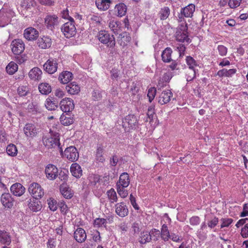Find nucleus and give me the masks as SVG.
I'll return each mask as SVG.
<instances>
[{"mask_svg": "<svg viewBox=\"0 0 248 248\" xmlns=\"http://www.w3.org/2000/svg\"><path fill=\"white\" fill-rule=\"evenodd\" d=\"M122 126L125 132L136 129L139 126L137 117L134 114H128L126 116L123 120Z\"/></svg>", "mask_w": 248, "mask_h": 248, "instance_id": "obj_1", "label": "nucleus"}, {"mask_svg": "<svg viewBox=\"0 0 248 248\" xmlns=\"http://www.w3.org/2000/svg\"><path fill=\"white\" fill-rule=\"evenodd\" d=\"M97 38L101 43L106 45L110 48H113L115 46V37L113 35H110L106 31L103 30L99 31L97 34Z\"/></svg>", "mask_w": 248, "mask_h": 248, "instance_id": "obj_2", "label": "nucleus"}, {"mask_svg": "<svg viewBox=\"0 0 248 248\" xmlns=\"http://www.w3.org/2000/svg\"><path fill=\"white\" fill-rule=\"evenodd\" d=\"M58 134L55 135L53 137H44L43 138V142L44 145L48 148H57L59 150L61 155H63L62 146L61 145Z\"/></svg>", "mask_w": 248, "mask_h": 248, "instance_id": "obj_3", "label": "nucleus"}, {"mask_svg": "<svg viewBox=\"0 0 248 248\" xmlns=\"http://www.w3.org/2000/svg\"><path fill=\"white\" fill-rule=\"evenodd\" d=\"M188 27L187 24L186 23L180 24L177 28L175 34V37L179 42L187 43L190 42V39L188 38L187 32Z\"/></svg>", "mask_w": 248, "mask_h": 248, "instance_id": "obj_4", "label": "nucleus"}, {"mask_svg": "<svg viewBox=\"0 0 248 248\" xmlns=\"http://www.w3.org/2000/svg\"><path fill=\"white\" fill-rule=\"evenodd\" d=\"M61 30L66 38H69L74 36L76 33V28L74 19L71 18V21L64 23L62 26Z\"/></svg>", "mask_w": 248, "mask_h": 248, "instance_id": "obj_5", "label": "nucleus"}, {"mask_svg": "<svg viewBox=\"0 0 248 248\" xmlns=\"http://www.w3.org/2000/svg\"><path fill=\"white\" fill-rule=\"evenodd\" d=\"M30 194L34 199H40L44 195V189L37 183L31 184L28 188Z\"/></svg>", "mask_w": 248, "mask_h": 248, "instance_id": "obj_6", "label": "nucleus"}, {"mask_svg": "<svg viewBox=\"0 0 248 248\" xmlns=\"http://www.w3.org/2000/svg\"><path fill=\"white\" fill-rule=\"evenodd\" d=\"M61 109L64 113H69L71 112L75 108V104L73 100L70 98L66 97L62 99L59 104Z\"/></svg>", "mask_w": 248, "mask_h": 248, "instance_id": "obj_7", "label": "nucleus"}, {"mask_svg": "<svg viewBox=\"0 0 248 248\" xmlns=\"http://www.w3.org/2000/svg\"><path fill=\"white\" fill-rule=\"evenodd\" d=\"M64 155L69 161L74 162L77 161L78 158V153L76 148L73 146H71L65 149L64 154L62 155Z\"/></svg>", "mask_w": 248, "mask_h": 248, "instance_id": "obj_8", "label": "nucleus"}, {"mask_svg": "<svg viewBox=\"0 0 248 248\" xmlns=\"http://www.w3.org/2000/svg\"><path fill=\"white\" fill-rule=\"evenodd\" d=\"M44 70L49 74L55 73L58 69V62L56 59L50 58L44 64Z\"/></svg>", "mask_w": 248, "mask_h": 248, "instance_id": "obj_9", "label": "nucleus"}, {"mask_svg": "<svg viewBox=\"0 0 248 248\" xmlns=\"http://www.w3.org/2000/svg\"><path fill=\"white\" fill-rule=\"evenodd\" d=\"M12 51L16 55L20 54L25 49L23 41L19 39L14 40L11 44Z\"/></svg>", "mask_w": 248, "mask_h": 248, "instance_id": "obj_10", "label": "nucleus"}, {"mask_svg": "<svg viewBox=\"0 0 248 248\" xmlns=\"http://www.w3.org/2000/svg\"><path fill=\"white\" fill-rule=\"evenodd\" d=\"M115 212L120 217H124L128 216L129 211L127 206L124 202H121L115 205Z\"/></svg>", "mask_w": 248, "mask_h": 248, "instance_id": "obj_11", "label": "nucleus"}, {"mask_svg": "<svg viewBox=\"0 0 248 248\" xmlns=\"http://www.w3.org/2000/svg\"><path fill=\"white\" fill-rule=\"evenodd\" d=\"M58 24V17L57 16L47 15L45 18V24L46 28L53 31L55 27Z\"/></svg>", "mask_w": 248, "mask_h": 248, "instance_id": "obj_12", "label": "nucleus"}, {"mask_svg": "<svg viewBox=\"0 0 248 248\" xmlns=\"http://www.w3.org/2000/svg\"><path fill=\"white\" fill-rule=\"evenodd\" d=\"M45 173L48 179L53 180L58 176V170L54 165L48 164L46 168Z\"/></svg>", "mask_w": 248, "mask_h": 248, "instance_id": "obj_13", "label": "nucleus"}, {"mask_svg": "<svg viewBox=\"0 0 248 248\" xmlns=\"http://www.w3.org/2000/svg\"><path fill=\"white\" fill-rule=\"evenodd\" d=\"M25 135L28 138L32 139L35 137L38 131L35 126L32 124H27L23 128Z\"/></svg>", "mask_w": 248, "mask_h": 248, "instance_id": "obj_14", "label": "nucleus"}, {"mask_svg": "<svg viewBox=\"0 0 248 248\" xmlns=\"http://www.w3.org/2000/svg\"><path fill=\"white\" fill-rule=\"evenodd\" d=\"M24 37L28 41H34L39 36L38 31L32 27H29L25 30Z\"/></svg>", "mask_w": 248, "mask_h": 248, "instance_id": "obj_15", "label": "nucleus"}, {"mask_svg": "<svg viewBox=\"0 0 248 248\" xmlns=\"http://www.w3.org/2000/svg\"><path fill=\"white\" fill-rule=\"evenodd\" d=\"M0 201L2 204L5 208H11L14 205V200L9 193L2 194L1 196Z\"/></svg>", "mask_w": 248, "mask_h": 248, "instance_id": "obj_16", "label": "nucleus"}, {"mask_svg": "<svg viewBox=\"0 0 248 248\" xmlns=\"http://www.w3.org/2000/svg\"><path fill=\"white\" fill-rule=\"evenodd\" d=\"M52 44L51 38L47 36H43L38 39L37 44V46L42 49H46L49 48Z\"/></svg>", "mask_w": 248, "mask_h": 248, "instance_id": "obj_17", "label": "nucleus"}, {"mask_svg": "<svg viewBox=\"0 0 248 248\" xmlns=\"http://www.w3.org/2000/svg\"><path fill=\"white\" fill-rule=\"evenodd\" d=\"M130 184V178L127 172L122 173L119 177V181L116 183V186L127 187Z\"/></svg>", "mask_w": 248, "mask_h": 248, "instance_id": "obj_18", "label": "nucleus"}, {"mask_svg": "<svg viewBox=\"0 0 248 248\" xmlns=\"http://www.w3.org/2000/svg\"><path fill=\"white\" fill-rule=\"evenodd\" d=\"M172 96V93L170 90L163 91L159 96L158 103L161 105L167 104L170 102Z\"/></svg>", "mask_w": 248, "mask_h": 248, "instance_id": "obj_19", "label": "nucleus"}, {"mask_svg": "<svg viewBox=\"0 0 248 248\" xmlns=\"http://www.w3.org/2000/svg\"><path fill=\"white\" fill-rule=\"evenodd\" d=\"M131 37L129 33L124 31L119 34L117 41L120 46L124 47L127 45V43L131 41Z\"/></svg>", "mask_w": 248, "mask_h": 248, "instance_id": "obj_20", "label": "nucleus"}, {"mask_svg": "<svg viewBox=\"0 0 248 248\" xmlns=\"http://www.w3.org/2000/svg\"><path fill=\"white\" fill-rule=\"evenodd\" d=\"M74 237L78 242L82 243L85 241L87 235L83 229L78 228L74 232Z\"/></svg>", "mask_w": 248, "mask_h": 248, "instance_id": "obj_21", "label": "nucleus"}, {"mask_svg": "<svg viewBox=\"0 0 248 248\" xmlns=\"http://www.w3.org/2000/svg\"><path fill=\"white\" fill-rule=\"evenodd\" d=\"M74 115L69 113H63L60 118L61 124L65 126H68L74 122Z\"/></svg>", "mask_w": 248, "mask_h": 248, "instance_id": "obj_22", "label": "nucleus"}, {"mask_svg": "<svg viewBox=\"0 0 248 248\" xmlns=\"http://www.w3.org/2000/svg\"><path fill=\"white\" fill-rule=\"evenodd\" d=\"M11 192L16 196H21L25 191V188L20 183L13 184L10 188Z\"/></svg>", "mask_w": 248, "mask_h": 248, "instance_id": "obj_23", "label": "nucleus"}, {"mask_svg": "<svg viewBox=\"0 0 248 248\" xmlns=\"http://www.w3.org/2000/svg\"><path fill=\"white\" fill-rule=\"evenodd\" d=\"M38 199L33 198L32 200H30V202H29V208L33 212L39 211L42 208L41 202Z\"/></svg>", "mask_w": 248, "mask_h": 248, "instance_id": "obj_24", "label": "nucleus"}, {"mask_svg": "<svg viewBox=\"0 0 248 248\" xmlns=\"http://www.w3.org/2000/svg\"><path fill=\"white\" fill-rule=\"evenodd\" d=\"M65 89L69 94L72 95L77 94L80 91L79 86L75 82H71L67 85Z\"/></svg>", "mask_w": 248, "mask_h": 248, "instance_id": "obj_25", "label": "nucleus"}, {"mask_svg": "<svg viewBox=\"0 0 248 248\" xmlns=\"http://www.w3.org/2000/svg\"><path fill=\"white\" fill-rule=\"evenodd\" d=\"M138 240L140 244H145L151 241L152 235L150 232L143 231L140 233Z\"/></svg>", "mask_w": 248, "mask_h": 248, "instance_id": "obj_26", "label": "nucleus"}, {"mask_svg": "<svg viewBox=\"0 0 248 248\" xmlns=\"http://www.w3.org/2000/svg\"><path fill=\"white\" fill-rule=\"evenodd\" d=\"M73 78V74L71 72L67 71H65L62 72L59 77V80L61 83L62 84H67L72 80Z\"/></svg>", "mask_w": 248, "mask_h": 248, "instance_id": "obj_27", "label": "nucleus"}, {"mask_svg": "<svg viewBox=\"0 0 248 248\" xmlns=\"http://www.w3.org/2000/svg\"><path fill=\"white\" fill-rule=\"evenodd\" d=\"M42 72L38 67H34L29 73L30 78L34 80H38L41 79Z\"/></svg>", "mask_w": 248, "mask_h": 248, "instance_id": "obj_28", "label": "nucleus"}, {"mask_svg": "<svg viewBox=\"0 0 248 248\" xmlns=\"http://www.w3.org/2000/svg\"><path fill=\"white\" fill-rule=\"evenodd\" d=\"M195 10V5L193 4H190L184 8H182L181 11V13L186 17H191Z\"/></svg>", "mask_w": 248, "mask_h": 248, "instance_id": "obj_29", "label": "nucleus"}, {"mask_svg": "<svg viewBox=\"0 0 248 248\" xmlns=\"http://www.w3.org/2000/svg\"><path fill=\"white\" fill-rule=\"evenodd\" d=\"M70 171L72 175L76 178H80L82 174V170L81 167L76 163L72 164L70 167Z\"/></svg>", "mask_w": 248, "mask_h": 248, "instance_id": "obj_30", "label": "nucleus"}, {"mask_svg": "<svg viewBox=\"0 0 248 248\" xmlns=\"http://www.w3.org/2000/svg\"><path fill=\"white\" fill-rule=\"evenodd\" d=\"M60 190L62 194L65 198L69 199L73 197V193L72 192L71 190L65 184L62 183L60 186Z\"/></svg>", "mask_w": 248, "mask_h": 248, "instance_id": "obj_31", "label": "nucleus"}, {"mask_svg": "<svg viewBox=\"0 0 248 248\" xmlns=\"http://www.w3.org/2000/svg\"><path fill=\"white\" fill-rule=\"evenodd\" d=\"M110 3V0H96L95 1L97 7L104 11L107 10L109 8Z\"/></svg>", "mask_w": 248, "mask_h": 248, "instance_id": "obj_32", "label": "nucleus"}, {"mask_svg": "<svg viewBox=\"0 0 248 248\" xmlns=\"http://www.w3.org/2000/svg\"><path fill=\"white\" fill-rule=\"evenodd\" d=\"M45 105L48 110H55L59 107L58 102L50 98H47L46 99Z\"/></svg>", "mask_w": 248, "mask_h": 248, "instance_id": "obj_33", "label": "nucleus"}, {"mask_svg": "<svg viewBox=\"0 0 248 248\" xmlns=\"http://www.w3.org/2000/svg\"><path fill=\"white\" fill-rule=\"evenodd\" d=\"M236 72V69H231L228 70L224 68L219 70L217 73V75L219 77H231L233 75L235 74Z\"/></svg>", "mask_w": 248, "mask_h": 248, "instance_id": "obj_34", "label": "nucleus"}, {"mask_svg": "<svg viewBox=\"0 0 248 248\" xmlns=\"http://www.w3.org/2000/svg\"><path fill=\"white\" fill-rule=\"evenodd\" d=\"M0 242L2 244L7 245L10 244L11 242V237L8 232L0 231Z\"/></svg>", "mask_w": 248, "mask_h": 248, "instance_id": "obj_35", "label": "nucleus"}, {"mask_svg": "<svg viewBox=\"0 0 248 248\" xmlns=\"http://www.w3.org/2000/svg\"><path fill=\"white\" fill-rule=\"evenodd\" d=\"M170 14V9L168 7L165 6L160 9L158 16L161 20H166Z\"/></svg>", "mask_w": 248, "mask_h": 248, "instance_id": "obj_36", "label": "nucleus"}, {"mask_svg": "<svg viewBox=\"0 0 248 248\" xmlns=\"http://www.w3.org/2000/svg\"><path fill=\"white\" fill-rule=\"evenodd\" d=\"M172 77V73L171 72H167L164 73L163 77L158 81L159 85L160 87H163L166 85L164 84V83L169 82Z\"/></svg>", "mask_w": 248, "mask_h": 248, "instance_id": "obj_37", "label": "nucleus"}, {"mask_svg": "<svg viewBox=\"0 0 248 248\" xmlns=\"http://www.w3.org/2000/svg\"><path fill=\"white\" fill-rule=\"evenodd\" d=\"M39 92L43 94H48L51 92V86L47 83H42L38 86Z\"/></svg>", "mask_w": 248, "mask_h": 248, "instance_id": "obj_38", "label": "nucleus"}, {"mask_svg": "<svg viewBox=\"0 0 248 248\" xmlns=\"http://www.w3.org/2000/svg\"><path fill=\"white\" fill-rule=\"evenodd\" d=\"M171 49L170 47H167L165 50H164L161 55L162 61L165 62H171Z\"/></svg>", "mask_w": 248, "mask_h": 248, "instance_id": "obj_39", "label": "nucleus"}, {"mask_svg": "<svg viewBox=\"0 0 248 248\" xmlns=\"http://www.w3.org/2000/svg\"><path fill=\"white\" fill-rule=\"evenodd\" d=\"M115 8L117 11V15L118 16L122 17L124 16L126 13V6L123 3H120L117 4L115 6Z\"/></svg>", "mask_w": 248, "mask_h": 248, "instance_id": "obj_40", "label": "nucleus"}, {"mask_svg": "<svg viewBox=\"0 0 248 248\" xmlns=\"http://www.w3.org/2000/svg\"><path fill=\"white\" fill-rule=\"evenodd\" d=\"M170 232L168 230V226L164 224L162 226L161 230V236L163 240L167 241L170 238Z\"/></svg>", "mask_w": 248, "mask_h": 248, "instance_id": "obj_41", "label": "nucleus"}, {"mask_svg": "<svg viewBox=\"0 0 248 248\" xmlns=\"http://www.w3.org/2000/svg\"><path fill=\"white\" fill-rule=\"evenodd\" d=\"M18 69L17 65L14 62H10L6 67L7 72L10 75L14 74Z\"/></svg>", "mask_w": 248, "mask_h": 248, "instance_id": "obj_42", "label": "nucleus"}, {"mask_svg": "<svg viewBox=\"0 0 248 248\" xmlns=\"http://www.w3.org/2000/svg\"><path fill=\"white\" fill-rule=\"evenodd\" d=\"M108 197L111 203L116 202L118 199L117 194L113 188H111L107 192Z\"/></svg>", "mask_w": 248, "mask_h": 248, "instance_id": "obj_43", "label": "nucleus"}, {"mask_svg": "<svg viewBox=\"0 0 248 248\" xmlns=\"http://www.w3.org/2000/svg\"><path fill=\"white\" fill-rule=\"evenodd\" d=\"M100 177L98 175H91L89 177V185L95 187L96 184L100 181Z\"/></svg>", "mask_w": 248, "mask_h": 248, "instance_id": "obj_44", "label": "nucleus"}, {"mask_svg": "<svg viewBox=\"0 0 248 248\" xmlns=\"http://www.w3.org/2000/svg\"><path fill=\"white\" fill-rule=\"evenodd\" d=\"M6 152L8 155L11 156H14L16 155L17 150L15 145L10 144L7 146Z\"/></svg>", "mask_w": 248, "mask_h": 248, "instance_id": "obj_45", "label": "nucleus"}, {"mask_svg": "<svg viewBox=\"0 0 248 248\" xmlns=\"http://www.w3.org/2000/svg\"><path fill=\"white\" fill-rule=\"evenodd\" d=\"M186 81L187 82L191 81L193 80V79L196 77V71L194 69H188L186 70Z\"/></svg>", "mask_w": 248, "mask_h": 248, "instance_id": "obj_46", "label": "nucleus"}, {"mask_svg": "<svg viewBox=\"0 0 248 248\" xmlns=\"http://www.w3.org/2000/svg\"><path fill=\"white\" fill-rule=\"evenodd\" d=\"M103 148L101 145L97 146L96 149V155L97 160L100 162H103L105 159L103 157Z\"/></svg>", "mask_w": 248, "mask_h": 248, "instance_id": "obj_47", "label": "nucleus"}, {"mask_svg": "<svg viewBox=\"0 0 248 248\" xmlns=\"http://www.w3.org/2000/svg\"><path fill=\"white\" fill-rule=\"evenodd\" d=\"M107 223V220L103 218H97L94 220L93 225L95 227H101L105 226Z\"/></svg>", "mask_w": 248, "mask_h": 248, "instance_id": "obj_48", "label": "nucleus"}, {"mask_svg": "<svg viewBox=\"0 0 248 248\" xmlns=\"http://www.w3.org/2000/svg\"><path fill=\"white\" fill-rule=\"evenodd\" d=\"M47 203L50 210L55 211L57 209L58 205L57 202L55 200L50 198L49 200H47Z\"/></svg>", "mask_w": 248, "mask_h": 248, "instance_id": "obj_49", "label": "nucleus"}, {"mask_svg": "<svg viewBox=\"0 0 248 248\" xmlns=\"http://www.w3.org/2000/svg\"><path fill=\"white\" fill-rule=\"evenodd\" d=\"M125 187L121 186H117V190L118 194L122 198H126L128 194V191L125 189Z\"/></svg>", "mask_w": 248, "mask_h": 248, "instance_id": "obj_50", "label": "nucleus"}, {"mask_svg": "<svg viewBox=\"0 0 248 248\" xmlns=\"http://www.w3.org/2000/svg\"><path fill=\"white\" fill-rule=\"evenodd\" d=\"M17 92L20 96H26L29 92V88L27 86H21L18 88Z\"/></svg>", "mask_w": 248, "mask_h": 248, "instance_id": "obj_51", "label": "nucleus"}, {"mask_svg": "<svg viewBox=\"0 0 248 248\" xmlns=\"http://www.w3.org/2000/svg\"><path fill=\"white\" fill-rule=\"evenodd\" d=\"M221 224L220 228H223L224 227H229V225L232 222L233 219L231 218H222L220 219Z\"/></svg>", "mask_w": 248, "mask_h": 248, "instance_id": "obj_52", "label": "nucleus"}, {"mask_svg": "<svg viewBox=\"0 0 248 248\" xmlns=\"http://www.w3.org/2000/svg\"><path fill=\"white\" fill-rule=\"evenodd\" d=\"M155 114V112L154 106H151L149 107L148 108V111L147 112V116L148 117V118L150 119V122L153 120Z\"/></svg>", "mask_w": 248, "mask_h": 248, "instance_id": "obj_53", "label": "nucleus"}, {"mask_svg": "<svg viewBox=\"0 0 248 248\" xmlns=\"http://www.w3.org/2000/svg\"><path fill=\"white\" fill-rule=\"evenodd\" d=\"M186 63L189 65V69H194V67L196 65V62L195 60L191 56H187L186 59Z\"/></svg>", "mask_w": 248, "mask_h": 248, "instance_id": "obj_54", "label": "nucleus"}, {"mask_svg": "<svg viewBox=\"0 0 248 248\" xmlns=\"http://www.w3.org/2000/svg\"><path fill=\"white\" fill-rule=\"evenodd\" d=\"M156 89L155 88H151L148 90L147 96L149 98V101L150 102L154 99L156 94Z\"/></svg>", "mask_w": 248, "mask_h": 248, "instance_id": "obj_55", "label": "nucleus"}, {"mask_svg": "<svg viewBox=\"0 0 248 248\" xmlns=\"http://www.w3.org/2000/svg\"><path fill=\"white\" fill-rule=\"evenodd\" d=\"M242 0H229L228 5L231 8H235L238 7Z\"/></svg>", "mask_w": 248, "mask_h": 248, "instance_id": "obj_56", "label": "nucleus"}, {"mask_svg": "<svg viewBox=\"0 0 248 248\" xmlns=\"http://www.w3.org/2000/svg\"><path fill=\"white\" fill-rule=\"evenodd\" d=\"M218 222V218L214 217L213 218L209 220L207 223V226L211 229L214 228L217 225Z\"/></svg>", "mask_w": 248, "mask_h": 248, "instance_id": "obj_57", "label": "nucleus"}, {"mask_svg": "<svg viewBox=\"0 0 248 248\" xmlns=\"http://www.w3.org/2000/svg\"><path fill=\"white\" fill-rule=\"evenodd\" d=\"M173 241L176 242H180L182 240V237L178 234L171 232L170 233V238Z\"/></svg>", "mask_w": 248, "mask_h": 248, "instance_id": "obj_58", "label": "nucleus"}, {"mask_svg": "<svg viewBox=\"0 0 248 248\" xmlns=\"http://www.w3.org/2000/svg\"><path fill=\"white\" fill-rule=\"evenodd\" d=\"M189 222L191 225H198L200 223V218L198 216H193L189 219Z\"/></svg>", "mask_w": 248, "mask_h": 248, "instance_id": "obj_59", "label": "nucleus"}, {"mask_svg": "<svg viewBox=\"0 0 248 248\" xmlns=\"http://www.w3.org/2000/svg\"><path fill=\"white\" fill-rule=\"evenodd\" d=\"M217 49L219 55L221 56H225L227 53V47L223 45H218Z\"/></svg>", "mask_w": 248, "mask_h": 248, "instance_id": "obj_60", "label": "nucleus"}, {"mask_svg": "<svg viewBox=\"0 0 248 248\" xmlns=\"http://www.w3.org/2000/svg\"><path fill=\"white\" fill-rule=\"evenodd\" d=\"M109 27L115 34L118 33L117 28L118 27V24L117 22L111 21L109 23Z\"/></svg>", "mask_w": 248, "mask_h": 248, "instance_id": "obj_61", "label": "nucleus"}, {"mask_svg": "<svg viewBox=\"0 0 248 248\" xmlns=\"http://www.w3.org/2000/svg\"><path fill=\"white\" fill-rule=\"evenodd\" d=\"M59 206L61 209L62 213L66 214L68 208L65 202L64 201H61L59 202Z\"/></svg>", "mask_w": 248, "mask_h": 248, "instance_id": "obj_62", "label": "nucleus"}, {"mask_svg": "<svg viewBox=\"0 0 248 248\" xmlns=\"http://www.w3.org/2000/svg\"><path fill=\"white\" fill-rule=\"evenodd\" d=\"M241 235L243 238L248 237V224H246L243 228L241 229Z\"/></svg>", "mask_w": 248, "mask_h": 248, "instance_id": "obj_63", "label": "nucleus"}, {"mask_svg": "<svg viewBox=\"0 0 248 248\" xmlns=\"http://www.w3.org/2000/svg\"><path fill=\"white\" fill-rule=\"evenodd\" d=\"M248 216V203H245L243 205V211L241 213L240 217H244Z\"/></svg>", "mask_w": 248, "mask_h": 248, "instance_id": "obj_64", "label": "nucleus"}]
</instances>
